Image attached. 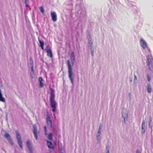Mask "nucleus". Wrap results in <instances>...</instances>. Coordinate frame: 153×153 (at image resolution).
Wrapping results in <instances>:
<instances>
[{
	"instance_id": "obj_1",
	"label": "nucleus",
	"mask_w": 153,
	"mask_h": 153,
	"mask_svg": "<svg viewBox=\"0 0 153 153\" xmlns=\"http://www.w3.org/2000/svg\"><path fill=\"white\" fill-rule=\"evenodd\" d=\"M50 105L52 108V111L53 112H54L56 110L57 103L54 100L55 94L54 90L52 88H50Z\"/></svg>"
},
{
	"instance_id": "obj_15",
	"label": "nucleus",
	"mask_w": 153,
	"mask_h": 153,
	"mask_svg": "<svg viewBox=\"0 0 153 153\" xmlns=\"http://www.w3.org/2000/svg\"><path fill=\"white\" fill-rule=\"evenodd\" d=\"M71 61L72 64L74 65L75 62V57L74 53L73 52H72L71 54Z\"/></svg>"
},
{
	"instance_id": "obj_24",
	"label": "nucleus",
	"mask_w": 153,
	"mask_h": 153,
	"mask_svg": "<svg viewBox=\"0 0 153 153\" xmlns=\"http://www.w3.org/2000/svg\"><path fill=\"white\" fill-rule=\"evenodd\" d=\"M147 77L148 81H150L151 79V78L149 74H147Z\"/></svg>"
},
{
	"instance_id": "obj_22",
	"label": "nucleus",
	"mask_w": 153,
	"mask_h": 153,
	"mask_svg": "<svg viewBox=\"0 0 153 153\" xmlns=\"http://www.w3.org/2000/svg\"><path fill=\"white\" fill-rule=\"evenodd\" d=\"M40 10L42 13L43 14L44 13V10L42 7H40Z\"/></svg>"
},
{
	"instance_id": "obj_26",
	"label": "nucleus",
	"mask_w": 153,
	"mask_h": 153,
	"mask_svg": "<svg viewBox=\"0 0 153 153\" xmlns=\"http://www.w3.org/2000/svg\"><path fill=\"white\" fill-rule=\"evenodd\" d=\"M109 146L108 145H106V152L109 151Z\"/></svg>"
},
{
	"instance_id": "obj_25",
	"label": "nucleus",
	"mask_w": 153,
	"mask_h": 153,
	"mask_svg": "<svg viewBox=\"0 0 153 153\" xmlns=\"http://www.w3.org/2000/svg\"><path fill=\"white\" fill-rule=\"evenodd\" d=\"M91 51V53L92 56H94V49L91 48V49H90Z\"/></svg>"
},
{
	"instance_id": "obj_10",
	"label": "nucleus",
	"mask_w": 153,
	"mask_h": 153,
	"mask_svg": "<svg viewBox=\"0 0 153 153\" xmlns=\"http://www.w3.org/2000/svg\"><path fill=\"white\" fill-rule=\"evenodd\" d=\"M88 41V47L90 48V49L94 48L92 40V39L91 37V36L89 35L87 36Z\"/></svg>"
},
{
	"instance_id": "obj_34",
	"label": "nucleus",
	"mask_w": 153,
	"mask_h": 153,
	"mask_svg": "<svg viewBox=\"0 0 153 153\" xmlns=\"http://www.w3.org/2000/svg\"><path fill=\"white\" fill-rule=\"evenodd\" d=\"M79 4H76V9H77V7H79Z\"/></svg>"
},
{
	"instance_id": "obj_40",
	"label": "nucleus",
	"mask_w": 153,
	"mask_h": 153,
	"mask_svg": "<svg viewBox=\"0 0 153 153\" xmlns=\"http://www.w3.org/2000/svg\"><path fill=\"white\" fill-rule=\"evenodd\" d=\"M15 152L14 153H16V150H15Z\"/></svg>"
},
{
	"instance_id": "obj_28",
	"label": "nucleus",
	"mask_w": 153,
	"mask_h": 153,
	"mask_svg": "<svg viewBox=\"0 0 153 153\" xmlns=\"http://www.w3.org/2000/svg\"><path fill=\"white\" fill-rule=\"evenodd\" d=\"M34 72L31 71L30 73V76L32 78H33V76L34 75Z\"/></svg>"
},
{
	"instance_id": "obj_5",
	"label": "nucleus",
	"mask_w": 153,
	"mask_h": 153,
	"mask_svg": "<svg viewBox=\"0 0 153 153\" xmlns=\"http://www.w3.org/2000/svg\"><path fill=\"white\" fill-rule=\"evenodd\" d=\"M44 130L45 131V136H47V138L50 140H53V134L51 133H50L49 134H48L47 133V129L46 126H45L44 127Z\"/></svg>"
},
{
	"instance_id": "obj_35",
	"label": "nucleus",
	"mask_w": 153,
	"mask_h": 153,
	"mask_svg": "<svg viewBox=\"0 0 153 153\" xmlns=\"http://www.w3.org/2000/svg\"><path fill=\"white\" fill-rule=\"evenodd\" d=\"M136 153H141V152L139 150H137L136 151Z\"/></svg>"
},
{
	"instance_id": "obj_4",
	"label": "nucleus",
	"mask_w": 153,
	"mask_h": 153,
	"mask_svg": "<svg viewBox=\"0 0 153 153\" xmlns=\"http://www.w3.org/2000/svg\"><path fill=\"white\" fill-rule=\"evenodd\" d=\"M16 137L18 144L19 145L20 148L22 149H23V143L21 136L19 132L18 131H16Z\"/></svg>"
},
{
	"instance_id": "obj_18",
	"label": "nucleus",
	"mask_w": 153,
	"mask_h": 153,
	"mask_svg": "<svg viewBox=\"0 0 153 153\" xmlns=\"http://www.w3.org/2000/svg\"><path fill=\"white\" fill-rule=\"evenodd\" d=\"M39 41L40 43V47H41L42 49V50H44V42L43 41H41V40H39Z\"/></svg>"
},
{
	"instance_id": "obj_20",
	"label": "nucleus",
	"mask_w": 153,
	"mask_h": 153,
	"mask_svg": "<svg viewBox=\"0 0 153 153\" xmlns=\"http://www.w3.org/2000/svg\"><path fill=\"white\" fill-rule=\"evenodd\" d=\"M28 1V0H26V1H25V3L26 4L25 5L26 7L29 8L30 9V10H31V8L30 7V6L27 4Z\"/></svg>"
},
{
	"instance_id": "obj_21",
	"label": "nucleus",
	"mask_w": 153,
	"mask_h": 153,
	"mask_svg": "<svg viewBox=\"0 0 153 153\" xmlns=\"http://www.w3.org/2000/svg\"><path fill=\"white\" fill-rule=\"evenodd\" d=\"M147 90L148 92H149V93L151 92L152 89V88L151 87L150 85H148V87L147 88Z\"/></svg>"
},
{
	"instance_id": "obj_33",
	"label": "nucleus",
	"mask_w": 153,
	"mask_h": 153,
	"mask_svg": "<svg viewBox=\"0 0 153 153\" xmlns=\"http://www.w3.org/2000/svg\"><path fill=\"white\" fill-rule=\"evenodd\" d=\"M123 113H122V117L123 118V121H124V115H123Z\"/></svg>"
},
{
	"instance_id": "obj_17",
	"label": "nucleus",
	"mask_w": 153,
	"mask_h": 153,
	"mask_svg": "<svg viewBox=\"0 0 153 153\" xmlns=\"http://www.w3.org/2000/svg\"><path fill=\"white\" fill-rule=\"evenodd\" d=\"M101 128L102 125L101 124H100L97 132L96 137L100 136Z\"/></svg>"
},
{
	"instance_id": "obj_27",
	"label": "nucleus",
	"mask_w": 153,
	"mask_h": 153,
	"mask_svg": "<svg viewBox=\"0 0 153 153\" xmlns=\"http://www.w3.org/2000/svg\"><path fill=\"white\" fill-rule=\"evenodd\" d=\"M39 82V86L40 87H42L44 85V84H43V83L42 82Z\"/></svg>"
},
{
	"instance_id": "obj_32",
	"label": "nucleus",
	"mask_w": 153,
	"mask_h": 153,
	"mask_svg": "<svg viewBox=\"0 0 153 153\" xmlns=\"http://www.w3.org/2000/svg\"><path fill=\"white\" fill-rule=\"evenodd\" d=\"M53 134H56V130H55V129H54L53 131Z\"/></svg>"
},
{
	"instance_id": "obj_29",
	"label": "nucleus",
	"mask_w": 153,
	"mask_h": 153,
	"mask_svg": "<svg viewBox=\"0 0 153 153\" xmlns=\"http://www.w3.org/2000/svg\"><path fill=\"white\" fill-rule=\"evenodd\" d=\"M43 81V79L41 77H39V82H42Z\"/></svg>"
},
{
	"instance_id": "obj_7",
	"label": "nucleus",
	"mask_w": 153,
	"mask_h": 153,
	"mask_svg": "<svg viewBox=\"0 0 153 153\" xmlns=\"http://www.w3.org/2000/svg\"><path fill=\"white\" fill-rule=\"evenodd\" d=\"M4 137L7 139L11 145H13L14 144L10 136L8 133H6V134L4 135Z\"/></svg>"
},
{
	"instance_id": "obj_38",
	"label": "nucleus",
	"mask_w": 153,
	"mask_h": 153,
	"mask_svg": "<svg viewBox=\"0 0 153 153\" xmlns=\"http://www.w3.org/2000/svg\"><path fill=\"white\" fill-rule=\"evenodd\" d=\"M128 95H129V96H130V95H131V94L130 93H129V94H128Z\"/></svg>"
},
{
	"instance_id": "obj_23",
	"label": "nucleus",
	"mask_w": 153,
	"mask_h": 153,
	"mask_svg": "<svg viewBox=\"0 0 153 153\" xmlns=\"http://www.w3.org/2000/svg\"><path fill=\"white\" fill-rule=\"evenodd\" d=\"M96 139L98 141V143L100 142L101 140V137L100 136L96 137Z\"/></svg>"
},
{
	"instance_id": "obj_31",
	"label": "nucleus",
	"mask_w": 153,
	"mask_h": 153,
	"mask_svg": "<svg viewBox=\"0 0 153 153\" xmlns=\"http://www.w3.org/2000/svg\"><path fill=\"white\" fill-rule=\"evenodd\" d=\"M31 71H32V72H34V69H33V65H32L31 67Z\"/></svg>"
},
{
	"instance_id": "obj_2",
	"label": "nucleus",
	"mask_w": 153,
	"mask_h": 153,
	"mask_svg": "<svg viewBox=\"0 0 153 153\" xmlns=\"http://www.w3.org/2000/svg\"><path fill=\"white\" fill-rule=\"evenodd\" d=\"M67 65L68 67V74L69 77L71 80V82L73 85L74 84V78L73 76V72L71 63L69 60L67 62Z\"/></svg>"
},
{
	"instance_id": "obj_30",
	"label": "nucleus",
	"mask_w": 153,
	"mask_h": 153,
	"mask_svg": "<svg viewBox=\"0 0 153 153\" xmlns=\"http://www.w3.org/2000/svg\"><path fill=\"white\" fill-rule=\"evenodd\" d=\"M137 78L136 75H134V82H137Z\"/></svg>"
},
{
	"instance_id": "obj_11",
	"label": "nucleus",
	"mask_w": 153,
	"mask_h": 153,
	"mask_svg": "<svg viewBox=\"0 0 153 153\" xmlns=\"http://www.w3.org/2000/svg\"><path fill=\"white\" fill-rule=\"evenodd\" d=\"M26 145L28 149L29 153H33L32 146L30 143V141L29 140H27L26 142Z\"/></svg>"
},
{
	"instance_id": "obj_12",
	"label": "nucleus",
	"mask_w": 153,
	"mask_h": 153,
	"mask_svg": "<svg viewBox=\"0 0 153 153\" xmlns=\"http://www.w3.org/2000/svg\"><path fill=\"white\" fill-rule=\"evenodd\" d=\"M45 49L47 53V56L50 57L51 58H52L53 56V53L49 46H47L46 48Z\"/></svg>"
},
{
	"instance_id": "obj_37",
	"label": "nucleus",
	"mask_w": 153,
	"mask_h": 153,
	"mask_svg": "<svg viewBox=\"0 0 153 153\" xmlns=\"http://www.w3.org/2000/svg\"><path fill=\"white\" fill-rule=\"evenodd\" d=\"M106 153H110L109 151L106 152Z\"/></svg>"
},
{
	"instance_id": "obj_8",
	"label": "nucleus",
	"mask_w": 153,
	"mask_h": 153,
	"mask_svg": "<svg viewBox=\"0 0 153 153\" xmlns=\"http://www.w3.org/2000/svg\"><path fill=\"white\" fill-rule=\"evenodd\" d=\"M77 13L78 16L80 18H81L83 17H84L86 15V13L85 12L82 10V9L79 10L77 11Z\"/></svg>"
},
{
	"instance_id": "obj_39",
	"label": "nucleus",
	"mask_w": 153,
	"mask_h": 153,
	"mask_svg": "<svg viewBox=\"0 0 153 153\" xmlns=\"http://www.w3.org/2000/svg\"><path fill=\"white\" fill-rule=\"evenodd\" d=\"M54 118H55L56 117H55V114H54Z\"/></svg>"
},
{
	"instance_id": "obj_13",
	"label": "nucleus",
	"mask_w": 153,
	"mask_h": 153,
	"mask_svg": "<svg viewBox=\"0 0 153 153\" xmlns=\"http://www.w3.org/2000/svg\"><path fill=\"white\" fill-rule=\"evenodd\" d=\"M51 16L53 21V22L56 21L57 19L56 13L54 12H51Z\"/></svg>"
},
{
	"instance_id": "obj_19",
	"label": "nucleus",
	"mask_w": 153,
	"mask_h": 153,
	"mask_svg": "<svg viewBox=\"0 0 153 153\" xmlns=\"http://www.w3.org/2000/svg\"><path fill=\"white\" fill-rule=\"evenodd\" d=\"M145 122L143 121L142 123V129L143 130V132H145Z\"/></svg>"
},
{
	"instance_id": "obj_36",
	"label": "nucleus",
	"mask_w": 153,
	"mask_h": 153,
	"mask_svg": "<svg viewBox=\"0 0 153 153\" xmlns=\"http://www.w3.org/2000/svg\"><path fill=\"white\" fill-rule=\"evenodd\" d=\"M150 123H151V122L152 121V118L151 117H150Z\"/></svg>"
},
{
	"instance_id": "obj_16",
	"label": "nucleus",
	"mask_w": 153,
	"mask_h": 153,
	"mask_svg": "<svg viewBox=\"0 0 153 153\" xmlns=\"http://www.w3.org/2000/svg\"><path fill=\"white\" fill-rule=\"evenodd\" d=\"M47 143L48 147L49 148L53 149L54 148L53 144L51 141L47 140Z\"/></svg>"
},
{
	"instance_id": "obj_14",
	"label": "nucleus",
	"mask_w": 153,
	"mask_h": 153,
	"mask_svg": "<svg viewBox=\"0 0 153 153\" xmlns=\"http://www.w3.org/2000/svg\"><path fill=\"white\" fill-rule=\"evenodd\" d=\"M140 42L141 45L143 49H145L147 47V43L144 40L141 38L140 40Z\"/></svg>"
},
{
	"instance_id": "obj_9",
	"label": "nucleus",
	"mask_w": 153,
	"mask_h": 153,
	"mask_svg": "<svg viewBox=\"0 0 153 153\" xmlns=\"http://www.w3.org/2000/svg\"><path fill=\"white\" fill-rule=\"evenodd\" d=\"M46 122L47 124L51 128L52 127V121L51 120V117L48 114L46 115Z\"/></svg>"
},
{
	"instance_id": "obj_3",
	"label": "nucleus",
	"mask_w": 153,
	"mask_h": 153,
	"mask_svg": "<svg viewBox=\"0 0 153 153\" xmlns=\"http://www.w3.org/2000/svg\"><path fill=\"white\" fill-rule=\"evenodd\" d=\"M147 59V64L149 67V69L150 71L153 68V59L152 55H148L146 56Z\"/></svg>"
},
{
	"instance_id": "obj_6",
	"label": "nucleus",
	"mask_w": 153,
	"mask_h": 153,
	"mask_svg": "<svg viewBox=\"0 0 153 153\" xmlns=\"http://www.w3.org/2000/svg\"><path fill=\"white\" fill-rule=\"evenodd\" d=\"M33 132L34 134V136L36 140H37L38 139V137L37 134L39 133V132L37 131V127L36 125H33Z\"/></svg>"
}]
</instances>
